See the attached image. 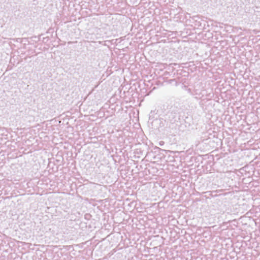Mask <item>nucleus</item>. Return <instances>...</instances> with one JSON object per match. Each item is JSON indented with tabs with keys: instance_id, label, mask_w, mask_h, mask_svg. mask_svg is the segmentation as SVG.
Here are the masks:
<instances>
[{
	"instance_id": "1",
	"label": "nucleus",
	"mask_w": 260,
	"mask_h": 260,
	"mask_svg": "<svg viewBox=\"0 0 260 260\" xmlns=\"http://www.w3.org/2000/svg\"><path fill=\"white\" fill-rule=\"evenodd\" d=\"M204 90V87L203 86L202 83H200L194 86V89L192 91H191L190 88L188 89V91L191 94L197 95V98H201L203 96L202 91Z\"/></svg>"
}]
</instances>
